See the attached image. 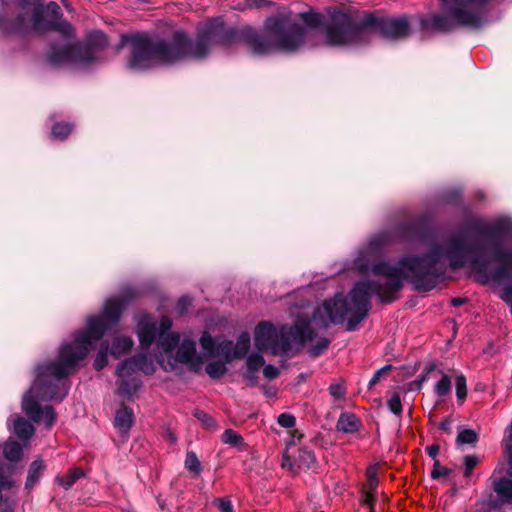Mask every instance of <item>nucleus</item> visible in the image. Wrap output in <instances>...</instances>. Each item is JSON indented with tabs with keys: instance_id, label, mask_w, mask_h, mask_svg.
Here are the masks:
<instances>
[{
	"instance_id": "1",
	"label": "nucleus",
	"mask_w": 512,
	"mask_h": 512,
	"mask_svg": "<svg viewBox=\"0 0 512 512\" xmlns=\"http://www.w3.org/2000/svg\"><path fill=\"white\" fill-rule=\"evenodd\" d=\"M380 252L379 245L371 241L359 252L354 266L361 273L371 272L381 277L383 283L359 282L350 291L349 297L335 295L323 302L312 319L299 317L292 327L282 326L277 330L269 322L259 323L254 331L257 349L274 355L298 350L306 343L314 342L315 333L311 324L327 328L330 324L346 321L348 331L356 330L371 308V294H375L381 302H393L404 280H409L419 291L432 290L445 273L444 258L450 260L453 268L464 265L467 259V243L462 237H453L424 257H404L398 265L380 261Z\"/></svg>"
},
{
	"instance_id": "2",
	"label": "nucleus",
	"mask_w": 512,
	"mask_h": 512,
	"mask_svg": "<svg viewBox=\"0 0 512 512\" xmlns=\"http://www.w3.org/2000/svg\"><path fill=\"white\" fill-rule=\"evenodd\" d=\"M329 21L316 12L295 16L283 10L265 21L266 35H258L246 28L238 35L226 30L222 18L202 23L195 39V59L204 58L215 44H226L230 40L244 38L254 53L267 54L273 51L294 52L306 46L314 30L323 26L325 41L330 46L356 47L369 43L375 34L389 39H399L409 34V23L405 17L382 18L373 13L357 19L350 11L336 8L327 10Z\"/></svg>"
},
{
	"instance_id": "3",
	"label": "nucleus",
	"mask_w": 512,
	"mask_h": 512,
	"mask_svg": "<svg viewBox=\"0 0 512 512\" xmlns=\"http://www.w3.org/2000/svg\"><path fill=\"white\" fill-rule=\"evenodd\" d=\"M124 307L125 301L121 298L107 299L102 314L87 319L86 329L76 333L74 343L61 346L57 361L37 368L36 379L22 400V409L31 420L38 422L43 418L48 427L54 424V409L51 406L42 409L39 401L63 399L67 394L63 379L74 371L106 330L118 323Z\"/></svg>"
},
{
	"instance_id": "4",
	"label": "nucleus",
	"mask_w": 512,
	"mask_h": 512,
	"mask_svg": "<svg viewBox=\"0 0 512 512\" xmlns=\"http://www.w3.org/2000/svg\"><path fill=\"white\" fill-rule=\"evenodd\" d=\"M172 321L169 317H162L158 324L151 316L141 314L137 319V335L142 349H148L154 341L160 353L170 354L176 346L177 352L168 365L174 369L177 363L184 364L188 369L198 372L202 369L204 360L196 351V343L191 339H183L180 343V335L169 332Z\"/></svg>"
},
{
	"instance_id": "5",
	"label": "nucleus",
	"mask_w": 512,
	"mask_h": 512,
	"mask_svg": "<svg viewBox=\"0 0 512 512\" xmlns=\"http://www.w3.org/2000/svg\"><path fill=\"white\" fill-rule=\"evenodd\" d=\"M490 0H440L441 13L421 20L427 31L447 32L462 26L478 29L486 23L485 6Z\"/></svg>"
},
{
	"instance_id": "6",
	"label": "nucleus",
	"mask_w": 512,
	"mask_h": 512,
	"mask_svg": "<svg viewBox=\"0 0 512 512\" xmlns=\"http://www.w3.org/2000/svg\"><path fill=\"white\" fill-rule=\"evenodd\" d=\"M494 259L497 263L494 270H489L487 263L472 261V270L480 283L499 285L512 278V244L507 248L497 247Z\"/></svg>"
},
{
	"instance_id": "7",
	"label": "nucleus",
	"mask_w": 512,
	"mask_h": 512,
	"mask_svg": "<svg viewBox=\"0 0 512 512\" xmlns=\"http://www.w3.org/2000/svg\"><path fill=\"white\" fill-rule=\"evenodd\" d=\"M90 47L82 54L80 48L76 44L66 41L61 47H52L49 55L50 62L53 64H61L73 61L79 53L83 62H90L94 60L92 56L98 49L104 48L108 41L105 34L100 31H93L89 35Z\"/></svg>"
},
{
	"instance_id": "8",
	"label": "nucleus",
	"mask_w": 512,
	"mask_h": 512,
	"mask_svg": "<svg viewBox=\"0 0 512 512\" xmlns=\"http://www.w3.org/2000/svg\"><path fill=\"white\" fill-rule=\"evenodd\" d=\"M32 26L39 31L53 29L66 37L73 31L71 24L61 19L60 7L56 2H50L45 7H36L32 15Z\"/></svg>"
},
{
	"instance_id": "9",
	"label": "nucleus",
	"mask_w": 512,
	"mask_h": 512,
	"mask_svg": "<svg viewBox=\"0 0 512 512\" xmlns=\"http://www.w3.org/2000/svg\"><path fill=\"white\" fill-rule=\"evenodd\" d=\"M504 445L509 456L508 477H499L498 471H495L490 477V482L501 502L512 503V421L507 430Z\"/></svg>"
},
{
	"instance_id": "10",
	"label": "nucleus",
	"mask_w": 512,
	"mask_h": 512,
	"mask_svg": "<svg viewBox=\"0 0 512 512\" xmlns=\"http://www.w3.org/2000/svg\"><path fill=\"white\" fill-rule=\"evenodd\" d=\"M314 462L315 456L312 451L289 445L283 453L281 466L292 473H297L303 468H310Z\"/></svg>"
},
{
	"instance_id": "11",
	"label": "nucleus",
	"mask_w": 512,
	"mask_h": 512,
	"mask_svg": "<svg viewBox=\"0 0 512 512\" xmlns=\"http://www.w3.org/2000/svg\"><path fill=\"white\" fill-rule=\"evenodd\" d=\"M124 362L117 367L116 373L119 377L117 394L124 399H132L141 385L138 375H135Z\"/></svg>"
},
{
	"instance_id": "12",
	"label": "nucleus",
	"mask_w": 512,
	"mask_h": 512,
	"mask_svg": "<svg viewBox=\"0 0 512 512\" xmlns=\"http://www.w3.org/2000/svg\"><path fill=\"white\" fill-rule=\"evenodd\" d=\"M221 353L227 361H231L234 358L243 357L250 347V335L247 332L242 333L236 344L231 341L223 340L220 344Z\"/></svg>"
},
{
	"instance_id": "13",
	"label": "nucleus",
	"mask_w": 512,
	"mask_h": 512,
	"mask_svg": "<svg viewBox=\"0 0 512 512\" xmlns=\"http://www.w3.org/2000/svg\"><path fill=\"white\" fill-rule=\"evenodd\" d=\"M377 466H369L366 470V484L363 489V502L370 509L375 500L376 489L378 486Z\"/></svg>"
},
{
	"instance_id": "14",
	"label": "nucleus",
	"mask_w": 512,
	"mask_h": 512,
	"mask_svg": "<svg viewBox=\"0 0 512 512\" xmlns=\"http://www.w3.org/2000/svg\"><path fill=\"white\" fill-rule=\"evenodd\" d=\"M123 362L128 364L127 366L133 373H135V375H138V371H142L148 375L155 371V366L152 360L142 354L134 356L133 358L127 359Z\"/></svg>"
},
{
	"instance_id": "15",
	"label": "nucleus",
	"mask_w": 512,
	"mask_h": 512,
	"mask_svg": "<svg viewBox=\"0 0 512 512\" xmlns=\"http://www.w3.org/2000/svg\"><path fill=\"white\" fill-rule=\"evenodd\" d=\"M486 234L496 239H508L512 233V222L499 219L486 228Z\"/></svg>"
},
{
	"instance_id": "16",
	"label": "nucleus",
	"mask_w": 512,
	"mask_h": 512,
	"mask_svg": "<svg viewBox=\"0 0 512 512\" xmlns=\"http://www.w3.org/2000/svg\"><path fill=\"white\" fill-rule=\"evenodd\" d=\"M134 422V413L131 408L122 406L115 415L114 425L121 432L127 433Z\"/></svg>"
},
{
	"instance_id": "17",
	"label": "nucleus",
	"mask_w": 512,
	"mask_h": 512,
	"mask_svg": "<svg viewBox=\"0 0 512 512\" xmlns=\"http://www.w3.org/2000/svg\"><path fill=\"white\" fill-rule=\"evenodd\" d=\"M9 421L13 422V431L20 439H28L34 433L33 425L20 416L11 417Z\"/></svg>"
},
{
	"instance_id": "18",
	"label": "nucleus",
	"mask_w": 512,
	"mask_h": 512,
	"mask_svg": "<svg viewBox=\"0 0 512 512\" xmlns=\"http://www.w3.org/2000/svg\"><path fill=\"white\" fill-rule=\"evenodd\" d=\"M223 340H215L208 332H204L200 338V344L207 357L222 355L221 346Z\"/></svg>"
},
{
	"instance_id": "19",
	"label": "nucleus",
	"mask_w": 512,
	"mask_h": 512,
	"mask_svg": "<svg viewBox=\"0 0 512 512\" xmlns=\"http://www.w3.org/2000/svg\"><path fill=\"white\" fill-rule=\"evenodd\" d=\"M359 427V419L352 413L341 414L337 428L343 432H354Z\"/></svg>"
},
{
	"instance_id": "20",
	"label": "nucleus",
	"mask_w": 512,
	"mask_h": 512,
	"mask_svg": "<svg viewBox=\"0 0 512 512\" xmlns=\"http://www.w3.org/2000/svg\"><path fill=\"white\" fill-rule=\"evenodd\" d=\"M133 346V340L130 337H118L115 339L111 354L115 357H120L122 354L127 353Z\"/></svg>"
},
{
	"instance_id": "21",
	"label": "nucleus",
	"mask_w": 512,
	"mask_h": 512,
	"mask_svg": "<svg viewBox=\"0 0 512 512\" xmlns=\"http://www.w3.org/2000/svg\"><path fill=\"white\" fill-rule=\"evenodd\" d=\"M43 469L44 463L41 459H37L31 463L28 471L26 487L31 488L36 484V482L41 476Z\"/></svg>"
},
{
	"instance_id": "22",
	"label": "nucleus",
	"mask_w": 512,
	"mask_h": 512,
	"mask_svg": "<svg viewBox=\"0 0 512 512\" xmlns=\"http://www.w3.org/2000/svg\"><path fill=\"white\" fill-rule=\"evenodd\" d=\"M3 453L7 461L16 462L22 457V447L16 441H10L4 445Z\"/></svg>"
},
{
	"instance_id": "23",
	"label": "nucleus",
	"mask_w": 512,
	"mask_h": 512,
	"mask_svg": "<svg viewBox=\"0 0 512 512\" xmlns=\"http://www.w3.org/2000/svg\"><path fill=\"white\" fill-rule=\"evenodd\" d=\"M222 442L232 447H239L245 449L244 438L233 429H226L221 438Z\"/></svg>"
},
{
	"instance_id": "24",
	"label": "nucleus",
	"mask_w": 512,
	"mask_h": 512,
	"mask_svg": "<svg viewBox=\"0 0 512 512\" xmlns=\"http://www.w3.org/2000/svg\"><path fill=\"white\" fill-rule=\"evenodd\" d=\"M84 476L80 468H72L65 475L58 477L57 480L65 489H69L78 479Z\"/></svg>"
},
{
	"instance_id": "25",
	"label": "nucleus",
	"mask_w": 512,
	"mask_h": 512,
	"mask_svg": "<svg viewBox=\"0 0 512 512\" xmlns=\"http://www.w3.org/2000/svg\"><path fill=\"white\" fill-rule=\"evenodd\" d=\"M225 363L221 361H214L206 366V373L214 379L222 377L226 373Z\"/></svg>"
},
{
	"instance_id": "26",
	"label": "nucleus",
	"mask_w": 512,
	"mask_h": 512,
	"mask_svg": "<svg viewBox=\"0 0 512 512\" xmlns=\"http://www.w3.org/2000/svg\"><path fill=\"white\" fill-rule=\"evenodd\" d=\"M451 379L447 375H443L442 378L435 384L434 392L439 397L446 396L451 391Z\"/></svg>"
},
{
	"instance_id": "27",
	"label": "nucleus",
	"mask_w": 512,
	"mask_h": 512,
	"mask_svg": "<svg viewBox=\"0 0 512 512\" xmlns=\"http://www.w3.org/2000/svg\"><path fill=\"white\" fill-rule=\"evenodd\" d=\"M185 467L195 473L196 475H199L200 472H201V463L196 455L195 452L193 451H189L187 454H186V459H185Z\"/></svg>"
},
{
	"instance_id": "28",
	"label": "nucleus",
	"mask_w": 512,
	"mask_h": 512,
	"mask_svg": "<svg viewBox=\"0 0 512 512\" xmlns=\"http://www.w3.org/2000/svg\"><path fill=\"white\" fill-rule=\"evenodd\" d=\"M434 370H435L434 364L427 365L424 368L422 374L419 376V378L416 379L415 381L409 383V390H420L422 387V384L428 380L429 374Z\"/></svg>"
},
{
	"instance_id": "29",
	"label": "nucleus",
	"mask_w": 512,
	"mask_h": 512,
	"mask_svg": "<svg viewBox=\"0 0 512 512\" xmlns=\"http://www.w3.org/2000/svg\"><path fill=\"white\" fill-rule=\"evenodd\" d=\"M108 348H109L108 342H103L101 344L100 350L94 360V368L96 370H101L106 366Z\"/></svg>"
},
{
	"instance_id": "30",
	"label": "nucleus",
	"mask_w": 512,
	"mask_h": 512,
	"mask_svg": "<svg viewBox=\"0 0 512 512\" xmlns=\"http://www.w3.org/2000/svg\"><path fill=\"white\" fill-rule=\"evenodd\" d=\"M455 387L457 399L462 403L467 396L466 378L463 375L456 377Z\"/></svg>"
},
{
	"instance_id": "31",
	"label": "nucleus",
	"mask_w": 512,
	"mask_h": 512,
	"mask_svg": "<svg viewBox=\"0 0 512 512\" xmlns=\"http://www.w3.org/2000/svg\"><path fill=\"white\" fill-rule=\"evenodd\" d=\"M72 131V126L66 123H57L52 128V135L58 139H65Z\"/></svg>"
},
{
	"instance_id": "32",
	"label": "nucleus",
	"mask_w": 512,
	"mask_h": 512,
	"mask_svg": "<svg viewBox=\"0 0 512 512\" xmlns=\"http://www.w3.org/2000/svg\"><path fill=\"white\" fill-rule=\"evenodd\" d=\"M477 440V434L471 429H464L459 432L457 442L460 444H473Z\"/></svg>"
},
{
	"instance_id": "33",
	"label": "nucleus",
	"mask_w": 512,
	"mask_h": 512,
	"mask_svg": "<svg viewBox=\"0 0 512 512\" xmlns=\"http://www.w3.org/2000/svg\"><path fill=\"white\" fill-rule=\"evenodd\" d=\"M329 340L326 338H318L315 344L310 348V354L313 357L321 355L329 346Z\"/></svg>"
},
{
	"instance_id": "34",
	"label": "nucleus",
	"mask_w": 512,
	"mask_h": 512,
	"mask_svg": "<svg viewBox=\"0 0 512 512\" xmlns=\"http://www.w3.org/2000/svg\"><path fill=\"white\" fill-rule=\"evenodd\" d=\"M195 417L203 423V425L208 429H215L216 428V420L201 410H196L194 413Z\"/></svg>"
},
{
	"instance_id": "35",
	"label": "nucleus",
	"mask_w": 512,
	"mask_h": 512,
	"mask_svg": "<svg viewBox=\"0 0 512 512\" xmlns=\"http://www.w3.org/2000/svg\"><path fill=\"white\" fill-rule=\"evenodd\" d=\"M264 364L263 357L258 353L251 354L246 361V365L248 369H252L254 371H258Z\"/></svg>"
},
{
	"instance_id": "36",
	"label": "nucleus",
	"mask_w": 512,
	"mask_h": 512,
	"mask_svg": "<svg viewBox=\"0 0 512 512\" xmlns=\"http://www.w3.org/2000/svg\"><path fill=\"white\" fill-rule=\"evenodd\" d=\"M479 459L476 455H467L464 457V476L469 477L473 471V469L478 464Z\"/></svg>"
},
{
	"instance_id": "37",
	"label": "nucleus",
	"mask_w": 512,
	"mask_h": 512,
	"mask_svg": "<svg viewBox=\"0 0 512 512\" xmlns=\"http://www.w3.org/2000/svg\"><path fill=\"white\" fill-rule=\"evenodd\" d=\"M388 407L390 411L396 415L402 412V403L399 395L395 394L388 400Z\"/></svg>"
},
{
	"instance_id": "38",
	"label": "nucleus",
	"mask_w": 512,
	"mask_h": 512,
	"mask_svg": "<svg viewBox=\"0 0 512 512\" xmlns=\"http://www.w3.org/2000/svg\"><path fill=\"white\" fill-rule=\"evenodd\" d=\"M296 422L295 417L289 413H282L278 416V424L284 428L294 427Z\"/></svg>"
},
{
	"instance_id": "39",
	"label": "nucleus",
	"mask_w": 512,
	"mask_h": 512,
	"mask_svg": "<svg viewBox=\"0 0 512 512\" xmlns=\"http://www.w3.org/2000/svg\"><path fill=\"white\" fill-rule=\"evenodd\" d=\"M268 2L266 0H245V4H237L235 7L237 9H245V8H260L267 5Z\"/></svg>"
},
{
	"instance_id": "40",
	"label": "nucleus",
	"mask_w": 512,
	"mask_h": 512,
	"mask_svg": "<svg viewBox=\"0 0 512 512\" xmlns=\"http://www.w3.org/2000/svg\"><path fill=\"white\" fill-rule=\"evenodd\" d=\"M392 369V365L388 364V365H385L384 367H382L381 369L377 370L373 377L371 378V380L369 381V387H372L374 385H376L383 374H385L387 371H390Z\"/></svg>"
},
{
	"instance_id": "41",
	"label": "nucleus",
	"mask_w": 512,
	"mask_h": 512,
	"mask_svg": "<svg viewBox=\"0 0 512 512\" xmlns=\"http://www.w3.org/2000/svg\"><path fill=\"white\" fill-rule=\"evenodd\" d=\"M446 475H448V469L440 465L438 461H435L433 470L431 471V477L433 479H438Z\"/></svg>"
},
{
	"instance_id": "42",
	"label": "nucleus",
	"mask_w": 512,
	"mask_h": 512,
	"mask_svg": "<svg viewBox=\"0 0 512 512\" xmlns=\"http://www.w3.org/2000/svg\"><path fill=\"white\" fill-rule=\"evenodd\" d=\"M215 502L217 503L220 512H233V506L229 499L219 498L216 499Z\"/></svg>"
},
{
	"instance_id": "43",
	"label": "nucleus",
	"mask_w": 512,
	"mask_h": 512,
	"mask_svg": "<svg viewBox=\"0 0 512 512\" xmlns=\"http://www.w3.org/2000/svg\"><path fill=\"white\" fill-rule=\"evenodd\" d=\"M500 297L510 306L512 313V285L506 286L501 292Z\"/></svg>"
},
{
	"instance_id": "44",
	"label": "nucleus",
	"mask_w": 512,
	"mask_h": 512,
	"mask_svg": "<svg viewBox=\"0 0 512 512\" xmlns=\"http://www.w3.org/2000/svg\"><path fill=\"white\" fill-rule=\"evenodd\" d=\"M263 374L268 379H274L279 375V370L277 367L268 364L264 367Z\"/></svg>"
},
{
	"instance_id": "45",
	"label": "nucleus",
	"mask_w": 512,
	"mask_h": 512,
	"mask_svg": "<svg viewBox=\"0 0 512 512\" xmlns=\"http://www.w3.org/2000/svg\"><path fill=\"white\" fill-rule=\"evenodd\" d=\"M329 390L331 395L336 399L342 398L345 395V389L340 384H332Z\"/></svg>"
},
{
	"instance_id": "46",
	"label": "nucleus",
	"mask_w": 512,
	"mask_h": 512,
	"mask_svg": "<svg viewBox=\"0 0 512 512\" xmlns=\"http://www.w3.org/2000/svg\"><path fill=\"white\" fill-rule=\"evenodd\" d=\"M257 372L258 371H254L252 369L247 368V370L243 374L244 378L247 380L249 385H255L256 380H257V375H256Z\"/></svg>"
},
{
	"instance_id": "47",
	"label": "nucleus",
	"mask_w": 512,
	"mask_h": 512,
	"mask_svg": "<svg viewBox=\"0 0 512 512\" xmlns=\"http://www.w3.org/2000/svg\"><path fill=\"white\" fill-rule=\"evenodd\" d=\"M191 304V300L189 297H182L179 299V302H178V310L182 313L184 312L187 307Z\"/></svg>"
},
{
	"instance_id": "48",
	"label": "nucleus",
	"mask_w": 512,
	"mask_h": 512,
	"mask_svg": "<svg viewBox=\"0 0 512 512\" xmlns=\"http://www.w3.org/2000/svg\"><path fill=\"white\" fill-rule=\"evenodd\" d=\"M427 453L431 458L435 459L439 453V446L438 445L428 446Z\"/></svg>"
},
{
	"instance_id": "49",
	"label": "nucleus",
	"mask_w": 512,
	"mask_h": 512,
	"mask_svg": "<svg viewBox=\"0 0 512 512\" xmlns=\"http://www.w3.org/2000/svg\"><path fill=\"white\" fill-rule=\"evenodd\" d=\"M463 300L461 298H454L452 299V304L454 306H459L460 304H462Z\"/></svg>"
},
{
	"instance_id": "50",
	"label": "nucleus",
	"mask_w": 512,
	"mask_h": 512,
	"mask_svg": "<svg viewBox=\"0 0 512 512\" xmlns=\"http://www.w3.org/2000/svg\"><path fill=\"white\" fill-rule=\"evenodd\" d=\"M63 4H64V6H65L66 8H68V5H67V3H65V1H64V0H63Z\"/></svg>"
},
{
	"instance_id": "51",
	"label": "nucleus",
	"mask_w": 512,
	"mask_h": 512,
	"mask_svg": "<svg viewBox=\"0 0 512 512\" xmlns=\"http://www.w3.org/2000/svg\"><path fill=\"white\" fill-rule=\"evenodd\" d=\"M370 512H373L372 509L370 510Z\"/></svg>"
}]
</instances>
